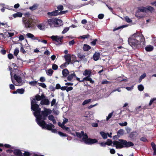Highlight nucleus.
Wrapping results in <instances>:
<instances>
[{"mask_svg": "<svg viewBox=\"0 0 156 156\" xmlns=\"http://www.w3.org/2000/svg\"><path fill=\"white\" fill-rule=\"evenodd\" d=\"M37 8V6L36 5L34 4L32 6L30 7L29 9L31 10H34L36 9Z\"/></svg>", "mask_w": 156, "mask_h": 156, "instance_id": "obj_44", "label": "nucleus"}, {"mask_svg": "<svg viewBox=\"0 0 156 156\" xmlns=\"http://www.w3.org/2000/svg\"><path fill=\"white\" fill-rule=\"evenodd\" d=\"M58 134L61 136H67L68 135L65 133H64L58 131Z\"/></svg>", "mask_w": 156, "mask_h": 156, "instance_id": "obj_41", "label": "nucleus"}, {"mask_svg": "<svg viewBox=\"0 0 156 156\" xmlns=\"http://www.w3.org/2000/svg\"><path fill=\"white\" fill-rule=\"evenodd\" d=\"M23 22L24 24L25 27L27 28H33L34 26V21L32 19L23 18Z\"/></svg>", "mask_w": 156, "mask_h": 156, "instance_id": "obj_6", "label": "nucleus"}, {"mask_svg": "<svg viewBox=\"0 0 156 156\" xmlns=\"http://www.w3.org/2000/svg\"><path fill=\"white\" fill-rule=\"evenodd\" d=\"M138 90L140 91H143L144 89V87L142 84L139 85L138 86Z\"/></svg>", "mask_w": 156, "mask_h": 156, "instance_id": "obj_42", "label": "nucleus"}, {"mask_svg": "<svg viewBox=\"0 0 156 156\" xmlns=\"http://www.w3.org/2000/svg\"><path fill=\"white\" fill-rule=\"evenodd\" d=\"M91 101V99H90L87 100H84V101L82 103V105H85L86 104H88V103L90 102Z\"/></svg>", "mask_w": 156, "mask_h": 156, "instance_id": "obj_40", "label": "nucleus"}, {"mask_svg": "<svg viewBox=\"0 0 156 156\" xmlns=\"http://www.w3.org/2000/svg\"><path fill=\"white\" fill-rule=\"evenodd\" d=\"M53 72L54 71L51 69H49L46 72L48 76H51L52 75Z\"/></svg>", "mask_w": 156, "mask_h": 156, "instance_id": "obj_27", "label": "nucleus"}, {"mask_svg": "<svg viewBox=\"0 0 156 156\" xmlns=\"http://www.w3.org/2000/svg\"><path fill=\"white\" fill-rule=\"evenodd\" d=\"M44 111H41V116H47L49 114L51 113L52 111L51 110L48 109L46 108H44Z\"/></svg>", "mask_w": 156, "mask_h": 156, "instance_id": "obj_10", "label": "nucleus"}, {"mask_svg": "<svg viewBox=\"0 0 156 156\" xmlns=\"http://www.w3.org/2000/svg\"><path fill=\"white\" fill-rule=\"evenodd\" d=\"M118 135L119 136H122L124 134V130L123 129H120L117 132Z\"/></svg>", "mask_w": 156, "mask_h": 156, "instance_id": "obj_31", "label": "nucleus"}, {"mask_svg": "<svg viewBox=\"0 0 156 156\" xmlns=\"http://www.w3.org/2000/svg\"><path fill=\"white\" fill-rule=\"evenodd\" d=\"M8 58L10 59H11L12 58H14L13 55L11 53H9L8 55Z\"/></svg>", "mask_w": 156, "mask_h": 156, "instance_id": "obj_54", "label": "nucleus"}, {"mask_svg": "<svg viewBox=\"0 0 156 156\" xmlns=\"http://www.w3.org/2000/svg\"><path fill=\"white\" fill-rule=\"evenodd\" d=\"M64 58L66 62H67L68 64H69L71 61V55L70 54H68L67 55H65L64 56Z\"/></svg>", "mask_w": 156, "mask_h": 156, "instance_id": "obj_19", "label": "nucleus"}, {"mask_svg": "<svg viewBox=\"0 0 156 156\" xmlns=\"http://www.w3.org/2000/svg\"><path fill=\"white\" fill-rule=\"evenodd\" d=\"M37 83V81H32L29 82V84L32 86H35Z\"/></svg>", "mask_w": 156, "mask_h": 156, "instance_id": "obj_38", "label": "nucleus"}, {"mask_svg": "<svg viewBox=\"0 0 156 156\" xmlns=\"http://www.w3.org/2000/svg\"><path fill=\"white\" fill-rule=\"evenodd\" d=\"M57 8L58 9L57 10H58V11H62L64 7L62 5H59L58 6Z\"/></svg>", "mask_w": 156, "mask_h": 156, "instance_id": "obj_43", "label": "nucleus"}, {"mask_svg": "<svg viewBox=\"0 0 156 156\" xmlns=\"http://www.w3.org/2000/svg\"><path fill=\"white\" fill-rule=\"evenodd\" d=\"M20 51L22 53H23L24 54H25L26 53V51L24 49L22 46H21Z\"/></svg>", "mask_w": 156, "mask_h": 156, "instance_id": "obj_56", "label": "nucleus"}, {"mask_svg": "<svg viewBox=\"0 0 156 156\" xmlns=\"http://www.w3.org/2000/svg\"><path fill=\"white\" fill-rule=\"evenodd\" d=\"M77 57L78 58L80 59L81 60L84 58L85 57V56L80 53H78L77 54Z\"/></svg>", "mask_w": 156, "mask_h": 156, "instance_id": "obj_30", "label": "nucleus"}, {"mask_svg": "<svg viewBox=\"0 0 156 156\" xmlns=\"http://www.w3.org/2000/svg\"><path fill=\"white\" fill-rule=\"evenodd\" d=\"M104 17V15L103 14H100L98 15V17L100 19H102Z\"/></svg>", "mask_w": 156, "mask_h": 156, "instance_id": "obj_58", "label": "nucleus"}, {"mask_svg": "<svg viewBox=\"0 0 156 156\" xmlns=\"http://www.w3.org/2000/svg\"><path fill=\"white\" fill-rule=\"evenodd\" d=\"M23 15V14L20 12H17L16 13L13 14L12 16L15 18L19 17H21Z\"/></svg>", "mask_w": 156, "mask_h": 156, "instance_id": "obj_23", "label": "nucleus"}, {"mask_svg": "<svg viewBox=\"0 0 156 156\" xmlns=\"http://www.w3.org/2000/svg\"><path fill=\"white\" fill-rule=\"evenodd\" d=\"M90 48L91 47L90 46L87 44H84L83 48L84 51H88Z\"/></svg>", "mask_w": 156, "mask_h": 156, "instance_id": "obj_26", "label": "nucleus"}, {"mask_svg": "<svg viewBox=\"0 0 156 156\" xmlns=\"http://www.w3.org/2000/svg\"><path fill=\"white\" fill-rule=\"evenodd\" d=\"M146 76V74L145 73H143L142 75L140 76L138 81L139 83H140L141 82L142 80Z\"/></svg>", "mask_w": 156, "mask_h": 156, "instance_id": "obj_33", "label": "nucleus"}, {"mask_svg": "<svg viewBox=\"0 0 156 156\" xmlns=\"http://www.w3.org/2000/svg\"><path fill=\"white\" fill-rule=\"evenodd\" d=\"M100 54L99 52H96L93 55L94 60L97 61L98 60L100 57Z\"/></svg>", "mask_w": 156, "mask_h": 156, "instance_id": "obj_17", "label": "nucleus"}, {"mask_svg": "<svg viewBox=\"0 0 156 156\" xmlns=\"http://www.w3.org/2000/svg\"><path fill=\"white\" fill-rule=\"evenodd\" d=\"M41 110L39 113H35V111L33 113L34 116L36 117V122L38 125L40 126H42L43 125L45 124L46 123L45 120H46V118L47 116H41V115H40Z\"/></svg>", "mask_w": 156, "mask_h": 156, "instance_id": "obj_4", "label": "nucleus"}, {"mask_svg": "<svg viewBox=\"0 0 156 156\" xmlns=\"http://www.w3.org/2000/svg\"><path fill=\"white\" fill-rule=\"evenodd\" d=\"M48 119L51 121H52L53 123L55 124L56 122L54 116L52 115H50L48 116Z\"/></svg>", "mask_w": 156, "mask_h": 156, "instance_id": "obj_21", "label": "nucleus"}, {"mask_svg": "<svg viewBox=\"0 0 156 156\" xmlns=\"http://www.w3.org/2000/svg\"><path fill=\"white\" fill-rule=\"evenodd\" d=\"M119 141L114 140L112 142L111 140L108 139L106 142V145L113 147L115 145L116 149H121L124 147L127 148L134 145L133 143L131 141L127 142L126 140L122 139H119Z\"/></svg>", "mask_w": 156, "mask_h": 156, "instance_id": "obj_2", "label": "nucleus"}, {"mask_svg": "<svg viewBox=\"0 0 156 156\" xmlns=\"http://www.w3.org/2000/svg\"><path fill=\"white\" fill-rule=\"evenodd\" d=\"M89 37H90L89 35V34H87V35H84L83 36H80V38L81 39H84L86 38H89Z\"/></svg>", "mask_w": 156, "mask_h": 156, "instance_id": "obj_36", "label": "nucleus"}, {"mask_svg": "<svg viewBox=\"0 0 156 156\" xmlns=\"http://www.w3.org/2000/svg\"><path fill=\"white\" fill-rule=\"evenodd\" d=\"M69 28L68 27H66V28H65L63 31L62 32V33L63 34H64L66 33V32H67L69 30Z\"/></svg>", "mask_w": 156, "mask_h": 156, "instance_id": "obj_45", "label": "nucleus"}, {"mask_svg": "<svg viewBox=\"0 0 156 156\" xmlns=\"http://www.w3.org/2000/svg\"><path fill=\"white\" fill-rule=\"evenodd\" d=\"M119 124L120 126H126L127 124V123L126 122H125L123 123H119Z\"/></svg>", "mask_w": 156, "mask_h": 156, "instance_id": "obj_57", "label": "nucleus"}, {"mask_svg": "<svg viewBox=\"0 0 156 156\" xmlns=\"http://www.w3.org/2000/svg\"><path fill=\"white\" fill-rule=\"evenodd\" d=\"M68 12V10H66V11H61L59 12L58 13L59 15H62V14H65L67 12Z\"/></svg>", "mask_w": 156, "mask_h": 156, "instance_id": "obj_53", "label": "nucleus"}, {"mask_svg": "<svg viewBox=\"0 0 156 156\" xmlns=\"http://www.w3.org/2000/svg\"><path fill=\"white\" fill-rule=\"evenodd\" d=\"M39 85L44 88H46L47 87L46 85L44 83H38Z\"/></svg>", "mask_w": 156, "mask_h": 156, "instance_id": "obj_46", "label": "nucleus"}, {"mask_svg": "<svg viewBox=\"0 0 156 156\" xmlns=\"http://www.w3.org/2000/svg\"><path fill=\"white\" fill-rule=\"evenodd\" d=\"M27 37L29 38H31L32 40H34L35 36L32 34L30 33H28L26 34Z\"/></svg>", "mask_w": 156, "mask_h": 156, "instance_id": "obj_28", "label": "nucleus"}, {"mask_svg": "<svg viewBox=\"0 0 156 156\" xmlns=\"http://www.w3.org/2000/svg\"><path fill=\"white\" fill-rule=\"evenodd\" d=\"M126 21L128 23H131L132 22V20H131L128 16H126L125 17Z\"/></svg>", "mask_w": 156, "mask_h": 156, "instance_id": "obj_48", "label": "nucleus"}, {"mask_svg": "<svg viewBox=\"0 0 156 156\" xmlns=\"http://www.w3.org/2000/svg\"><path fill=\"white\" fill-rule=\"evenodd\" d=\"M81 141H83L86 144L89 145H91L98 142V140L96 139L88 138L87 135H86L85 137L82 138Z\"/></svg>", "mask_w": 156, "mask_h": 156, "instance_id": "obj_7", "label": "nucleus"}, {"mask_svg": "<svg viewBox=\"0 0 156 156\" xmlns=\"http://www.w3.org/2000/svg\"><path fill=\"white\" fill-rule=\"evenodd\" d=\"M113 113L111 112L109 114L108 117L106 118V120H108L110 119L112 116Z\"/></svg>", "mask_w": 156, "mask_h": 156, "instance_id": "obj_51", "label": "nucleus"}, {"mask_svg": "<svg viewBox=\"0 0 156 156\" xmlns=\"http://www.w3.org/2000/svg\"><path fill=\"white\" fill-rule=\"evenodd\" d=\"M73 89V87H67V88L66 89V91L67 92H68V91H71Z\"/></svg>", "mask_w": 156, "mask_h": 156, "instance_id": "obj_63", "label": "nucleus"}, {"mask_svg": "<svg viewBox=\"0 0 156 156\" xmlns=\"http://www.w3.org/2000/svg\"><path fill=\"white\" fill-rule=\"evenodd\" d=\"M56 99H53L52 100V101L51 102V106H53L56 103Z\"/></svg>", "mask_w": 156, "mask_h": 156, "instance_id": "obj_60", "label": "nucleus"}, {"mask_svg": "<svg viewBox=\"0 0 156 156\" xmlns=\"http://www.w3.org/2000/svg\"><path fill=\"white\" fill-rule=\"evenodd\" d=\"M62 20L56 18L50 19L47 21L48 24L51 27L54 26L55 27H59L61 25Z\"/></svg>", "mask_w": 156, "mask_h": 156, "instance_id": "obj_5", "label": "nucleus"}, {"mask_svg": "<svg viewBox=\"0 0 156 156\" xmlns=\"http://www.w3.org/2000/svg\"><path fill=\"white\" fill-rule=\"evenodd\" d=\"M63 38V36L59 37L58 36L53 35L51 37V38L53 41H56L58 43L57 45H60L62 43Z\"/></svg>", "mask_w": 156, "mask_h": 156, "instance_id": "obj_8", "label": "nucleus"}, {"mask_svg": "<svg viewBox=\"0 0 156 156\" xmlns=\"http://www.w3.org/2000/svg\"><path fill=\"white\" fill-rule=\"evenodd\" d=\"M97 41V39H94L93 41L90 42V44L92 46H95L96 45V43Z\"/></svg>", "mask_w": 156, "mask_h": 156, "instance_id": "obj_49", "label": "nucleus"}, {"mask_svg": "<svg viewBox=\"0 0 156 156\" xmlns=\"http://www.w3.org/2000/svg\"><path fill=\"white\" fill-rule=\"evenodd\" d=\"M76 77V75L75 73L73 72V73L69 74L67 77V80H65V82H67V80L68 81H71L73 77Z\"/></svg>", "mask_w": 156, "mask_h": 156, "instance_id": "obj_12", "label": "nucleus"}, {"mask_svg": "<svg viewBox=\"0 0 156 156\" xmlns=\"http://www.w3.org/2000/svg\"><path fill=\"white\" fill-rule=\"evenodd\" d=\"M50 104V102L48 98H44L41 100L40 104L41 105H49Z\"/></svg>", "mask_w": 156, "mask_h": 156, "instance_id": "obj_13", "label": "nucleus"}, {"mask_svg": "<svg viewBox=\"0 0 156 156\" xmlns=\"http://www.w3.org/2000/svg\"><path fill=\"white\" fill-rule=\"evenodd\" d=\"M156 101V98H153L151 100L149 103V105H151L152 104V103L154 102V101ZM154 103H155V102H154Z\"/></svg>", "mask_w": 156, "mask_h": 156, "instance_id": "obj_50", "label": "nucleus"}, {"mask_svg": "<svg viewBox=\"0 0 156 156\" xmlns=\"http://www.w3.org/2000/svg\"><path fill=\"white\" fill-rule=\"evenodd\" d=\"M19 51L18 48H16L14 51V55L15 56H17L19 53Z\"/></svg>", "mask_w": 156, "mask_h": 156, "instance_id": "obj_37", "label": "nucleus"}, {"mask_svg": "<svg viewBox=\"0 0 156 156\" xmlns=\"http://www.w3.org/2000/svg\"><path fill=\"white\" fill-rule=\"evenodd\" d=\"M69 64L67 62H66L62 64L60 66V67L61 69H63L64 68H66L67 67V66Z\"/></svg>", "mask_w": 156, "mask_h": 156, "instance_id": "obj_32", "label": "nucleus"}, {"mask_svg": "<svg viewBox=\"0 0 156 156\" xmlns=\"http://www.w3.org/2000/svg\"><path fill=\"white\" fill-rule=\"evenodd\" d=\"M44 54L48 56H49L50 55V52L48 50H46L44 53Z\"/></svg>", "mask_w": 156, "mask_h": 156, "instance_id": "obj_64", "label": "nucleus"}, {"mask_svg": "<svg viewBox=\"0 0 156 156\" xmlns=\"http://www.w3.org/2000/svg\"><path fill=\"white\" fill-rule=\"evenodd\" d=\"M31 155L30 153L29 152L25 151L23 153V155L24 156H29Z\"/></svg>", "mask_w": 156, "mask_h": 156, "instance_id": "obj_61", "label": "nucleus"}, {"mask_svg": "<svg viewBox=\"0 0 156 156\" xmlns=\"http://www.w3.org/2000/svg\"><path fill=\"white\" fill-rule=\"evenodd\" d=\"M14 79L16 80V81L19 83H20L22 82V79L19 76L16 75V74L14 75Z\"/></svg>", "mask_w": 156, "mask_h": 156, "instance_id": "obj_22", "label": "nucleus"}, {"mask_svg": "<svg viewBox=\"0 0 156 156\" xmlns=\"http://www.w3.org/2000/svg\"><path fill=\"white\" fill-rule=\"evenodd\" d=\"M14 154L16 156H23L21 151L19 149H15L13 151Z\"/></svg>", "mask_w": 156, "mask_h": 156, "instance_id": "obj_18", "label": "nucleus"}, {"mask_svg": "<svg viewBox=\"0 0 156 156\" xmlns=\"http://www.w3.org/2000/svg\"><path fill=\"white\" fill-rule=\"evenodd\" d=\"M138 134L136 131H133L131 132L129 135V137L131 140H135L136 137L137 136Z\"/></svg>", "mask_w": 156, "mask_h": 156, "instance_id": "obj_11", "label": "nucleus"}, {"mask_svg": "<svg viewBox=\"0 0 156 156\" xmlns=\"http://www.w3.org/2000/svg\"><path fill=\"white\" fill-rule=\"evenodd\" d=\"M47 14L48 16H56L59 14L58 11V10H56L51 12H48Z\"/></svg>", "mask_w": 156, "mask_h": 156, "instance_id": "obj_14", "label": "nucleus"}, {"mask_svg": "<svg viewBox=\"0 0 156 156\" xmlns=\"http://www.w3.org/2000/svg\"><path fill=\"white\" fill-rule=\"evenodd\" d=\"M37 27L40 30H44V25H43L42 24H40L37 26Z\"/></svg>", "mask_w": 156, "mask_h": 156, "instance_id": "obj_34", "label": "nucleus"}, {"mask_svg": "<svg viewBox=\"0 0 156 156\" xmlns=\"http://www.w3.org/2000/svg\"><path fill=\"white\" fill-rule=\"evenodd\" d=\"M145 50L147 51H151L153 49V47L151 45L147 46L145 48Z\"/></svg>", "mask_w": 156, "mask_h": 156, "instance_id": "obj_24", "label": "nucleus"}, {"mask_svg": "<svg viewBox=\"0 0 156 156\" xmlns=\"http://www.w3.org/2000/svg\"><path fill=\"white\" fill-rule=\"evenodd\" d=\"M17 91L18 92V93L20 94H23L24 92V90L23 88L20 89H17Z\"/></svg>", "mask_w": 156, "mask_h": 156, "instance_id": "obj_39", "label": "nucleus"}, {"mask_svg": "<svg viewBox=\"0 0 156 156\" xmlns=\"http://www.w3.org/2000/svg\"><path fill=\"white\" fill-rule=\"evenodd\" d=\"M109 81H108L106 80H103L101 82V83L103 84H107L108 83Z\"/></svg>", "mask_w": 156, "mask_h": 156, "instance_id": "obj_62", "label": "nucleus"}, {"mask_svg": "<svg viewBox=\"0 0 156 156\" xmlns=\"http://www.w3.org/2000/svg\"><path fill=\"white\" fill-rule=\"evenodd\" d=\"M35 98H31V110L35 111V113H39L41 108L39 107V105L37 104V102L36 101L41 100V96L38 94L35 96Z\"/></svg>", "mask_w": 156, "mask_h": 156, "instance_id": "obj_3", "label": "nucleus"}, {"mask_svg": "<svg viewBox=\"0 0 156 156\" xmlns=\"http://www.w3.org/2000/svg\"><path fill=\"white\" fill-rule=\"evenodd\" d=\"M76 136L78 138H80L82 137V135L79 132H76Z\"/></svg>", "mask_w": 156, "mask_h": 156, "instance_id": "obj_59", "label": "nucleus"}, {"mask_svg": "<svg viewBox=\"0 0 156 156\" xmlns=\"http://www.w3.org/2000/svg\"><path fill=\"white\" fill-rule=\"evenodd\" d=\"M52 69L54 70H56L58 69V66L55 64H54L52 65Z\"/></svg>", "mask_w": 156, "mask_h": 156, "instance_id": "obj_47", "label": "nucleus"}, {"mask_svg": "<svg viewBox=\"0 0 156 156\" xmlns=\"http://www.w3.org/2000/svg\"><path fill=\"white\" fill-rule=\"evenodd\" d=\"M138 10L136 12L135 16L137 17L141 18L143 17V16H141L139 15V13L140 12H147L146 7L144 6L139 7L137 8Z\"/></svg>", "mask_w": 156, "mask_h": 156, "instance_id": "obj_9", "label": "nucleus"}, {"mask_svg": "<svg viewBox=\"0 0 156 156\" xmlns=\"http://www.w3.org/2000/svg\"><path fill=\"white\" fill-rule=\"evenodd\" d=\"M138 33H135L130 37L128 39L129 44L133 48H137L140 44L142 47L145 45V39L143 36L139 35Z\"/></svg>", "mask_w": 156, "mask_h": 156, "instance_id": "obj_1", "label": "nucleus"}, {"mask_svg": "<svg viewBox=\"0 0 156 156\" xmlns=\"http://www.w3.org/2000/svg\"><path fill=\"white\" fill-rule=\"evenodd\" d=\"M140 140L144 142H146L147 141L146 138L145 137H142L140 139Z\"/></svg>", "mask_w": 156, "mask_h": 156, "instance_id": "obj_52", "label": "nucleus"}, {"mask_svg": "<svg viewBox=\"0 0 156 156\" xmlns=\"http://www.w3.org/2000/svg\"><path fill=\"white\" fill-rule=\"evenodd\" d=\"M146 7V11L148 10L151 13H152L154 10V8L150 5L147 6Z\"/></svg>", "mask_w": 156, "mask_h": 156, "instance_id": "obj_25", "label": "nucleus"}, {"mask_svg": "<svg viewBox=\"0 0 156 156\" xmlns=\"http://www.w3.org/2000/svg\"><path fill=\"white\" fill-rule=\"evenodd\" d=\"M83 75L85 76H91L92 72L91 70H88L87 69H85L83 73Z\"/></svg>", "mask_w": 156, "mask_h": 156, "instance_id": "obj_20", "label": "nucleus"}, {"mask_svg": "<svg viewBox=\"0 0 156 156\" xmlns=\"http://www.w3.org/2000/svg\"><path fill=\"white\" fill-rule=\"evenodd\" d=\"M62 73L63 75V77H67L69 73V71L66 68L63 69L62 70Z\"/></svg>", "mask_w": 156, "mask_h": 156, "instance_id": "obj_15", "label": "nucleus"}, {"mask_svg": "<svg viewBox=\"0 0 156 156\" xmlns=\"http://www.w3.org/2000/svg\"><path fill=\"white\" fill-rule=\"evenodd\" d=\"M127 26V25H123L122 26H121L120 27H118L117 28L115 27V28H114V29L113 30L114 31L117 30H118L121 28H123L125 27H126Z\"/></svg>", "mask_w": 156, "mask_h": 156, "instance_id": "obj_35", "label": "nucleus"}, {"mask_svg": "<svg viewBox=\"0 0 156 156\" xmlns=\"http://www.w3.org/2000/svg\"><path fill=\"white\" fill-rule=\"evenodd\" d=\"M100 134L104 139H106L107 138V134L104 132L103 131L100 132Z\"/></svg>", "mask_w": 156, "mask_h": 156, "instance_id": "obj_29", "label": "nucleus"}, {"mask_svg": "<svg viewBox=\"0 0 156 156\" xmlns=\"http://www.w3.org/2000/svg\"><path fill=\"white\" fill-rule=\"evenodd\" d=\"M43 129L45 128L48 130H51L52 128H51V123H49V124H46V123L45 124L43 125L42 126H40Z\"/></svg>", "mask_w": 156, "mask_h": 156, "instance_id": "obj_16", "label": "nucleus"}, {"mask_svg": "<svg viewBox=\"0 0 156 156\" xmlns=\"http://www.w3.org/2000/svg\"><path fill=\"white\" fill-rule=\"evenodd\" d=\"M151 145L153 150H156V145L154 142L151 143Z\"/></svg>", "mask_w": 156, "mask_h": 156, "instance_id": "obj_55", "label": "nucleus"}]
</instances>
